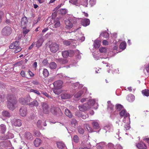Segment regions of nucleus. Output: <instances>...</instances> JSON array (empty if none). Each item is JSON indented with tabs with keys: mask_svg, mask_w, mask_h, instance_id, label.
I'll return each mask as SVG.
<instances>
[{
	"mask_svg": "<svg viewBox=\"0 0 149 149\" xmlns=\"http://www.w3.org/2000/svg\"><path fill=\"white\" fill-rule=\"evenodd\" d=\"M76 42L75 40L73 39H69L67 40H65L63 42V43L64 45L66 46H68L70 45L71 43L73 42V43H75Z\"/></svg>",
	"mask_w": 149,
	"mask_h": 149,
	"instance_id": "aec40b11",
	"label": "nucleus"
},
{
	"mask_svg": "<svg viewBox=\"0 0 149 149\" xmlns=\"http://www.w3.org/2000/svg\"><path fill=\"white\" fill-rule=\"evenodd\" d=\"M100 36H102L106 38H109V35L108 33L104 31L101 33Z\"/></svg>",
	"mask_w": 149,
	"mask_h": 149,
	"instance_id": "bb28decb",
	"label": "nucleus"
},
{
	"mask_svg": "<svg viewBox=\"0 0 149 149\" xmlns=\"http://www.w3.org/2000/svg\"><path fill=\"white\" fill-rule=\"evenodd\" d=\"M2 115L5 117H9L10 116V113L7 111H3L2 112Z\"/></svg>",
	"mask_w": 149,
	"mask_h": 149,
	"instance_id": "c03bdc74",
	"label": "nucleus"
},
{
	"mask_svg": "<svg viewBox=\"0 0 149 149\" xmlns=\"http://www.w3.org/2000/svg\"><path fill=\"white\" fill-rule=\"evenodd\" d=\"M58 61L61 64H65L68 62V60L65 59L59 58Z\"/></svg>",
	"mask_w": 149,
	"mask_h": 149,
	"instance_id": "79ce46f5",
	"label": "nucleus"
},
{
	"mask_svg": "<svg viewBox=\"0 0 149 149\" xmlns=\"http://www.w3.org/2000/svg\"><path fill=\"white\" fill-rule=\"evenodd\" d=\"M43 74L45 77H47L49 76V72L46 69H44L43 71Z\"/></svg>",
	"mask_w": 149,
	"mask_h": 149,
	"instance_id": "a19ab883",
	"label": "nucleus"
},
{
	"mask_svg": "<svg viewBox=\"0 0 149 149\" xmlns=\"http://www.w3.org/2000/svg\"><path fill=\"white\" fill-rule=\"evenodd\" d=\"M22 49L21 48L18 46L15 49V50L14 51V52L15 53H17L19 52H20Z\"/></svg>",
	"mask_w": 149,
	"mask_h": 149,
	"instance_id": "680f3d73",
	"label": "nucleus"
},
{
	"mask_svg": "<svg viewBox=\"0 0 149 149\" xmlns=\"http://www.w3.org/2000/svg\"><path fill=\"white\" fill-rule=\"evenodd\" d=\"M88 0H83L81 2V5L85 7L88 6Z\"/></svg>",
	"mask_w": 149,
	"mask_h": 149,
	"instance_id": "ea45409f",
	"label": "nucleus"
},
{
	"mask_svg": "<svg viewBox=\"0 0 149 149\" xmlns=\"http://www.w3.org/2000/svg\"><path fill=\"white\" fill-rule=\"evenodd\" d=\"M75 54H76V57L77 59H79L81 58V54L79 50H77L75 51Z\"/></svg>",
	"mask_w": 149,
	"mask_h": 149,
	"instance_id": "49530a36",
	"label": "nucleus"
},
{
	"mask_svg": "<svg viewBox=\"0 0 149 149\" xmlns=\"http://www.w3.org/2000/svg\"><path fill=\"white\" fill-rule=\"evenodd\" d=\"M86 88H84L83 90L79 91L74 95V97L76 98H78L84 92V90H86Z\"/></svg>",
	"mask_w": 149,
	"mask_h": 149,
	"instance_id": "cd10ccee",
	"label": "nucleus"
},
{
	"mask_svg": "<svg viewBox=\"0 0 149 149\" xmlns=\"http://www.w3.org/2000/svg\"><path fill=\"white\" fill-rule=\"evenodd\" d=\"M41 140L37 138L34 141V143L35 146L37 147L41 143Z\"/></svg>",
	"mask_w": 149,
	"mask_h": 149,
	"instance_id": "5701e85b",
	"label": "nucleus"
},
{
	"mask_svg": "<svg viewBox=\"0 0 149 149\" xmlns=\"http://www.w3.org/2000/svg\"><path fill=\"white\" fill-rule=\"evenodd\" d=\"M99 51L101 53H105L108 51V49L106 47H102L99 49Z\"/></svg>",
	"mask_w": 149,
	"mask_h": 149,
	"instance_id": "de8ad7c7",
	"label": "nucleus"
},
{
	"mask_svg": "<svg viewBox=\"0 0 149 149\" xmlns=\"http://www.w3.org/2000/svg\"><path fill=\"white\" fill-rule=\"evenodd\" d=\"M59 12L62 15H65L66 13L67 10L65 9H62L59 10Z\"/></svg>",
	"mask_w": 149,
	"mask_h": 149,
	"instance_id": "13d9d810",
	"label": "nucleus"
},
{
	"mask_svg": "<svg viewBox=\"0 0 149 149\" xmlns=\"http://www.w3.org/2000/svg\"><path fill=\"white\" fill-rule=\"evenodd\" d=\"M76 39L77 40L82 42L85 40V37L83 36L81 31H79L77 34H76Z\"/></svg>",
	"mask_w": 149,
	"mask_h": 149,
	"instance_id": "ddd939ff",
	"label": "nucleus"
},
{
	"mask_svg": "<svg viewBox=\"0 0 149 149\" xmlns=\"http://www.w3.org/2000/svg\"><path fill=\"white\" fill-rule=\"evenodd\" d=\"M66 28L71 29L73 26V24L76 22L75 18L72 17H69L65 21Z\"/></svg>",
	"mask_w": 149,
	"mask_h": 149,
	"instance_id": "20e7f679",
	"label": "nucleus"
},
{
	"mask_svg": "<svg viewBox=\"0 0 149 149\" xmlns=\"http://www.w3.org/2000/svg\"><path fill=\"white\" fill-rule=\"evenodd\" d=\"M134 96L132 94H130L128 96L127 100L130 102H132L134 100Z\"/></svg>",
	"mask_w": 149,
	"mask_h": 149,
	"instance_id": "f704fd0d",
	"label": "nucleus"
},
{
	"mask_svg": "<svg viewBox=\"0 0 149 149\" xmlns=\"http://www.w3.org/2000/svg\"><path fill=\"white\" fill-rule=\"evenodd\" d=\"M51 51L53 53L56 52L58 49V45L56 43H53L49 46Z\"/></svg>",
	"mask_w": 149,
	"mask_h": 149,
	"instance_id": "0eeeda50",
	"label": "nucleus"
},
{
	"mask_svg": "<svg viewBox=\"0 0 149 149\" xmlns=\"http://www.w3.org/2000/svg\"><path fill=\"white\" fill-rule=\"evenodd\" d=\"M142 94L144 95L147 96H149V90L148 89H145L142 91Z\"/></svg>",
	"mask_w": 149,
	"mask_h": 149,
	"instance_id": "a18cd8bd",
	"label": "nucleus"
},
{
	"mask_svg": "<svg viewBox=\"0 0 149 149\" xmlns=\"http://www.w3.org/2000/svg\"><path fill=\"white\" fill-rule=\"evenodd\" d=\"M126 46V43L125 41H123L122 42L120 45L119 48L120 49L123 50L125 49Z\"/></svg>",
	"mask_w": 149,
	"mask_h": 149,
	"instance_id": "c9c22d12",
	"label": "nucleus"
},
{
	"mask_svg": "<svg viewBox=\"0 0 149 149\" xmlns=\"http://www.w3.org/2000/svg\"><path fill=\"white\" fill-rule=\"evenodd\" d=\"M19 43L18 41H16L11 44L9 48L11 49H15L17 47L19 46Z\"/></svg>",
	"mask_w": 149,
	"mask_h": 149,
	"instance_id": "dca6fc26",
	"label": "nucleus"
},
{
	"mask_svg": "<svg viewBox=\"0 0 149 149\" xmlns=\"http://www.w3.org/2000/svg\"><path fill=\"white\" fill-rule=\"evenodd\" d=\"M7 135V137L6 138V139H10L13 138L14 137V135L13 134L10 132H8Z\"/></svg>",
	"mask_w": 149,
	"mask_h": 149,
	"instance_id": "3c124183",
	"label": "nucleus"
},
{
	"mask_svg": "<svg viewBox=\"0 0 149 149\" xmlns=\"http://www.w3.org/2000/svg\"><path fill=\"white\" fill-rule=\"evenodd\" d=\"M136 147L137 148L140 149H145L146 147L145 144L143 142L137 144L136 145Z\"/></svg>",
	"mask_w": 149,
	"mask_h": 149,
	"instance_id": "4be33fe9",
	"label": "nucleus"
},
{
	"mask_svg": "<svg viewBox=\"0 0 149 149\" xmlns=\"http://www.w3.org/2000/svg\"><path fill=\"white\" fill-rule=\"evenodd\" d=\"M41 106L43 113L46 114L48 113H49V107L47 104L45 102H42Z\"/></svg>",
	"mask_w": 149,
	"mask_h": 149,
	"instance_id": "6e6552de",
	"label": "nucleus"
},
{
	"mask_svg": "<svg viewBox=\"0 0 149 149\" xmlns=\"http://www.w3.org/2000/svg\"><path fill=\"white\" fill-rule=\"evenodd\" d=\"M54 21V24L53 26L54 28H57L60 26V22L59 21L55 19Z\"/></svg>",
	"mask_w": 149,
	"mask_h": 149,
	"instance_id": "e433bc0d",
	"label": "nucleus"
},
{
	"mask_svg": "<svg viewBox=\"0 0 149 149\" xmlns=\"http://www.w3.org/2000/svg\"><path fill=\"white\" fill-rule=\"evenodd\" d=\"M28 24V19L26 17H23L21 21V25L23 28H25L27 26Z\"/></svg>",
	"mask_w": 149,
	"mask_h": 149,
	"instance_id": "f8f14e48",
	"label": "nucleus"
},
{
	"mask_svg": "<svg viewBox=\"0 0 149 149\" xmlns=\"http://www.w3.org/2000/svg\"><path fill=\"white\" fill-rule=\"evenodd\" d=\"M31 99L30 97L27 96L25 98H21L19 100V101L21 104L23 105L27 104L28 102H29Z\"/></svg>",
	"mask_w": 149,
	"mask_h": 149,
	"instance_id": "423d86ee",
	"label": "nucleus"
},
{
	"mask_svg": "<svg viewBox=\"0 0 149 149\" xmlns=\"http://www.w3.org/2000/svg\"><path fill=\"white\" fill-rule=\"evenodd\" d=\"M108 103V110L109 111H112L113 108V105L111 103L110 101L107 102Z\"/></svg>",
	"mask_w": 149,
	"mask_h": 149,
	"instance_id": "473e14b6",
	"label": "nucleus"
},
{
	"mask_svg": "<svg viewBox=\"0 0 149 149\" xmlns=\"http://www.w3.org/2000/svg\"><path fill=\"white\" fill-rule=\"evenodd\" d=\"M62 54L63 57L64 58H66L68 56L69 52L68 51H65L62 52Z\"/></svg>",
	"mask_w": 149,
	"mask_h": 149,
	"instance_id": "37998d69",
	"label": "nucleus"
},
{
	"mask_svg": "<svg viewBox=\"0 0 149 149\" xmlns=\"http://www.w3.org/2000/svg\"><path fill=\"white\" fill-rule=\"evenodd\" d=\"M12 29L10 26H6L2 30L1 33L3 36H8L12 33Z\"/></svg>",
	"mask_w": 149,
	"mask_h": 149,
	"instance_id": "39448f33",
	"label": "nucleus"
},
{
	"mask_svg": "<svg viewBox=\"0 0 149 149\" xmlns=\"http://www.w3.org/2000/svg\"><path fill=\"white\" fill-rule=\"evenodd\" d=\"M29 105L31 107H37L38 106L39 103L36 100H34L33 102L29 103Z\"/></svg>",
	"mask_w": 149,
	"mask_h": 149,
	"instance_id": "6ab92c4d",
	"label": "nucleus"
},
{
	"mask_svg": "<svg viewBox=\"0 0 149 149\" xmlns=\"http://www.w3.org/2000/svg\"><path fill=\"white\" fill-rule=\"evenodd\" d=\"M79 138L77 135H75L74 136L73 140L75 143H77L79 141Z\"/></svg>",
	"mask_w": 149,
	"mask_h": 149,
	"instance_id": "6e6d98bb",
	"label": "nucleus"
},
{
	"mask_svg": "<svg viewBox=\"0 0 149 149\" xmlns=\"http://www.w3.org/2000/svg\"><path fill=\"white\" fill-rule=\"evenodd\" d=\"M7 105L8 108L10 110H13L15 109V105L17 103V100L16 97L13 95L11 94H8L7 97Z\"/></svg>",
	"mask_w": 149,
	"mask_h": 149,
	"instance_id": "f257e3e1",
	"label": "nucleus"
},
{
	"mask_svg": "<svg viewBox=\"0 0 149 149\" xmlns=\"http://www.w3.org/2000/svg\"><path fill=\"white\" fill-rule=\"evenodd\" d=\"M92 124L94 128L98 129L99 128L98 122L96 120H93Z\"/></svg>",
	"mask_w": 149,
	"mask_h": 149,
	"instance_id": "b1692460",
	"label": "nucleus"
},
{
	"mask_svg": "<svg viewBox=\"0 0 149 149\" xmlns=\"http://www.w3.org/2000/svg\"><path fill=\"white\" fill-rule=\"evenodd\" d=\"M49 68L52 69H55L57 67L56 64L54 62H52L49 64Z\"/></svg>",
	"mask_w": 149,
	"mask_h": 149,
	"instance_id": "58836bf2",
	"label": "nucleus"
},
{
	"mask_svg": "<svg viewBox=\"0 0 149 149\" xmlns=\"http://www.w3.org/2000/svg\"><path fill=\"white\" fill-rule=\"evenodd\" d=\"M30 30L29 29H27L25 28H23V35L25 36L26 34H27L29 31Z\"/></svg>",
	"mask_w": 149,
	"mask_h": 149,
	"instance_id": "4d7b16f0",
	"label": "nucleus"
},
{
	"mask_svg": "<svg viewBox=\"0 0 149 149\" xmlns=\"http://www.w3.org/2000/svg\"><path fill=\"white\" fill-rule=\"evenodd\" d=\"M42 64L44 65H46L48 64V60L47 59L44 60L42 62Z\"/></svg>",
	"mask_w": 149,
	"mask_h": 149,
	"instance_id": "338daca9",
	"label": "nucleus"
},
{
	"mask_svg": "<svg viewBox=\"0 0 149 149\" xmlns=\"http://www.w3.org/2000/svg\"><path fill=\"white\" fill-rule=\"evenodd\" d=\"M105 130H108L109 132H112L113 130V128L112 125L110 124L107 125L104 127Z\"/></svg>",
	"mask_w": 149,
	"mask_h": 149,
	"instance_id": "a878e982",
	"label": "nucleus"
},
{
	"mask_svg": "<svg viewBox=\"0 0 149 149\" xmlns=\"http://www.w3.org/2000/svg\"><path fill=\"white\" fill-rule=\"evenodd\" d=\"M116 110L113 112L111 111V116H112V115L113 114L114 115H116L118 114L117 111H121L124 109L122 105L120 104H117L116 105Z\"/></svg>",
	"mask_w": 149,
	"mask_h": 149,
	"instance_id": "1a4fd4ad",
	"label": "nucleus"
},
{
	"mask_svg": "<svg viewBox=\"0 0 149 149\" xmlns=\"http://www.w3.org/2000/svg\"><path fill=\"white\" fill-rule=\"evenodd\" d=\"M34 135L36 136H40L41 133L40 132L38 131H35L34 132Z\"/></svg>",
	"mask_w": 149,
	"mask_h": 149,
	"instance_id": "0e129e2a",
	"label": "nucleus"
},
{
	"mask_svg": "<svg viewBox=\"0 0 149 149\" xmlns=\"http://www.w3.org/2000/svg\"><path fill=\"white\" fill-rule=\"evenodd\" d=\"M65 115L69 118H71L72 117V115L70 111L67 109L65 110Z\"/></svg>",
	"mask_w": 149,
	"mask_h": 149,
	"instance_id": "c756f323",
	"label": "nucleus"
},
{
	"mask_svg": "<svg viewBox=\"0 0 149 149\" xmlns=\"http://www.w3.org/2000/svg\"><path fill=\"white\" fill-rule=\"evenodd\" d=\"M4 14L3 12L0 10V23L2 22V19L3 17Z\"/></svg>",
	"mask_w": 149,
	"mask_h": 149,
	"instance_id": "69168bd1",
	"label": "nucleus"
},
{
	"mask_svg": "<svg viewBox=\"0 0 149 149\" xmlns=\"http://www.w3.org/2000/svg\"><path fill=\"white\" fill-rule=\"evenodd\" d=\"M61 96L62 99H65L70 98L71 97V95L69 94L65 93L61 94Z\"/></svg>",
	"mask_w": 149,
	"mask_h": 149,
	"instance_id": "412c9836",
	"label": "nucleus"
},
{
	"mask_svg": "<svg viewBox=\"0 0 149 149\" xmlns=\"http://www.w3.org/2000/svg\"><path fill=\"white\" fill-rule=\"evenodd\" d=\"M12 124L17 127H20L22 125L21 120L18 119L14 118L11 121Z\"/></svg>",
	"mask_w": 149,
	"mask_h": 149,
	"instance_id": "9d476101",
	"label": "nucleus"
},
{
	"mask_svg": "<svg viewBox=\"0 0 149 149\" xmlns=\"http://www.w3.org/2000/svg\"><path fill=\"white\" fill-rule=\"evenodd\" d=\"M30 91L31 92H33L38 95H40V92L36 89H31L30 90Z\"/></svg>",
	"mask_w": 149,
	"mask_h": 149,
	"instance_id": "864d4df0",
	"label": "nucleus"
},
{
	"mask_svg": "<svg viewBox=\"0 0 149 149\" xmlns=\"http://www.w3.org/2000/svg\"><path fill=\"white\" fill-rule=\"evenodd\" d=\"M100 41L96 40L94 42L93 46L95 48H98L100 46Z\"/></svg>",
	"mask_w": 149,
	"mask_h": 149,
	"instance_id": "2f4dec72",
	"label": "nucleus"
},
{
	"mask_svg": "<svg viewBox=\"0 0 149 149\" xmlns=\"http://www.w3.org/2000/svg\"><path fill=\"white\" fill-rule=\"evenodd\" d=\"M125 123H126L127 124L125 125V128L126 130H128L130 129V123H128L127 122H124Z\"/></svg>",
	"mask_w": 149,
	"mask_h": 149,
	"instance_id": "e2e57ef3",
	"label": "nucleus"
},
{
	"mask_svg": "<svg viewBox=\"0 0 149 149\" xmlns=\"http://www.w3.org/2000/svg\"><path fill=\"white\" fill-rule=\"evenodd\" d=\"M90 4L92 6H93L96 3L95 0H90L89 1Z\"/></svg>",
	"mask_w": 149,
	"mask_h": 149,
	"instance_id": "774afa93",
	"label": "nucleus"
},
{
	"mask_svg": "<svg viewBox=\"0 0 149 149\" xmlns=\"http://www.w3.org/2000/svg\"><path fill=\"white\" fill-rule=\"evenodd\" d=\"M69 2L75 5L76 6H80V4L78 3V0H69Z\"/></svg>",
	"mask_w": 149,
	"mask_h": 149,
	"instance_id": "4c0bfd02",
	"label": "nucleus"
},
{
	"mask_svg": "<svg viewBox=\"0 0 149 149\" xmlns=\"http://www.w3.org/2000/svg\"><path fill=\"white\" fill-rule=\"evenodd\" d=\"M90 22V20L88 19L85 18L82 20L81 23L82 25L86 26L89 25Z\"/></svg>",
	"mask_w": 149,
	"mask_h": 149,
	"instance_id": "a211bd4d",
	"label": "nucleus"
},
{
	"mask_svg": "<svg viewBox=\"0 0 149 149\" xmlns=\"http://www.w3.org/2000/svg\"><path fill=\"white\" fill-rule=\"evenodd\" d=\"M24 137L26 139H31L33 138V136L29 132L25 133Z\"/></svg>",
	"mask_w": 149,
	"mask_h": 149,
	"instance_id": "7c9ffc66",
	"label": "nucleus"
},
{
	"mask_svg": "<svg viewBox=\"0 0 149 149\" xmlns=\"http://www.w3.org/2000/svg\"><path fill=\"white\" fill-rule=\"evenodd\" d=\"M57 147L59 149H63L66 148L65 144L61 141H58L56 142Z\"/></svg>",
	"mask_w": 149,
	"mask_h": 149,
	"instance_id": "f3484780",
	"label": "nucleus"
},
{
	"mask_svg": "<svg viewBox=\"0 0 149 149\" xmlns=\"http://www.w3.org/2000/svg\"><path fill=\"white\" fill-rule=\"evenodd\" d=\"M5 95L3 93H2L0 95V102H3L4 100Z\"/></svg>",
	"mask_w": 149,
	"mask_h": 149,
	"instance_id": "603ef678",
	"label": "nucleus"
},
{
	"mask_svg": "<svg viewBox=\"0 0 149 149\" xmlns=\"http://www.w3.org/2000/svg\"><path fill=\"white\" fill-rule=\"evenodd\" d=\"M106 144L105 142H102L100 143L99 144H97V149H102L104 147V145H105Z\"/></svg>",
	"mask_w": 149,
	"mask_h": 149,
	"instance_id": "72a5a7b5",
	"label": "nucleus"
},
{
	"mask_svg": "<svg viewBox=\"0 0 149 149\" xmlns=\"http://www.w3.org/2000/svg\"><path fill=\"white\" fill-rule=\"evenodd\" d=\"M61 88H54L53 91L54 93L56 94H59L61 92Z\"/></svg>",
	"mask_w": 149,
	"mask_h": 149,
	"instance_id": "09e8293b",
	"label": "nucleus"
},
{
	"mask_svg": "<svg viewBox=\"0 0 149 149\" xmlns=\"http://www.w3.org/2000/svg\"><path fill=\"white\" fill-rule=\"evenodd\" d=\"M63 82L61 80L56 81L53 83L54 88H61L62 87Z\"/></svg>",
	"mask_w": 149,
	"mask_h": 149,
	"instance_id": "2eb2a0df",
	"label": "nucleus"
},
{
	"mask_svg": "<svg viewBox=\"0 0 149 149\" xmlns=\"http://www.w3.org/2000/svg\"><path fill=\"white\" fill-rule=\"evenodd\" d=\"M95 103L94 100H89L88 102L87 105L86 104L79 105V108L80 111H84L91 108Z\"/></svg>",
	"mask_w": 149,
	"mask_h": 149,
	"instance_id": "f03ea898",
	"label": "nucleus"
},
{
	"mask_svg": "<svg viewBox=\"0 0 149 149\" xmlns=\"http://www.w3.org/2000/svg\"><path fill=\"white\" fill-rule=\"evenodd\" d=\"M7 16H10V15L9 14H8L7 15H6V23L8 24H12V22L9 19L7 18Z\"/></svg>",
	"mask_w": 149,
	"mask_h": 149,
	"instance_id": "bf43d9fd",
	"label": "nucleus"
},
{
	"mask_svg": "<svg viewBox=\"0 0 149 149\" xmlns=\"http://www.w3.org/2000/svg\"><path fill=\"white\" fill-rule=\"evenodd\" d=\"M43 40L42 39L40 38L36 42V47L37 48H39L42 45L43 43Z\"/></svg>",
	"mask_w": 149,
	"mask_h": 149,
	"instance_id": "c85d7f7f",
	"label": "nucleus"
},
{
	"mask_svg": "<svg viewBox=\"0 0 149 149\" xmlns=\"http://www.w3.org/2000/svg\"><path fill=\"white\" fill-rule=\"evenodd\" d=\"M119 114L121 117L124 116L123 120V122H127L128 123H130V114L128 113L127 112L125 109H123L122 110L119 112Z\"/></svg>",
	"mask_w": 149,
	"mask_h": 149,
	"instance_id": "7ed1b4c3",
	"label": "nucleus"
},
{
	"mask_svg": "<svg viewBox=\"0 0 149 149\" xmlns=\"http://www.w3.org/2000/svg\"><path fill=\"white\" fill-rule=\"evenodd\" d=\"M78 132L81 134H83L84 132V130L81 127L79 126L78 127Z\"/></svg>",
	"mask_w": 149,
	"mask_h": 149,
	"instance_id": "5fc2aeb1",
	"label": "nucleus"
},
{
	"mask_svg": "<svg viewBox=\"0 0 149 149\" xmlns=\"http://www.w3.org/2000/svg\"><path fill=\"white\" fill-rule=\"evenodd\" d=\"M84 127L86 128L87 130L89 132H92V130L89 125L87 124H85L84 125Z\"/></svg>",
	"mask_w": 149,
	"mask_h": 149,
	"instance_id": "8fccbe9b",
	"label": "nucleus"
},
{
	"mask_svg": "<svg viewBox=\"0 0 149 149\" xmlns=\"http://www.w3.org/2000/svg\"><path fill=\"white\" fill-rule=\"evenodd\" d=\"M27 113V110L26 108L25 107H22L19 110L20 115L22 117L26 116Z\"/></svg>",
	"mask_w": 149,
	"mask_h": 149,
	"instance_id": "9b49d317",
	"label": "nucleus"
},
{
	"mask_svg": "<svg viewBox=\"0 0 149 149\" xmlns=\"http://www.w3.org/2000/svg\"><path fill=\"white\" fill-rule=\"evenodd\" d=\"M71 124L72 127L71 129L72 130H74L75 129V126L77 125L78 123L76 120L74 118H72L70 120Z\"/></svg>",
	"mask_w": 149,
	"mask_h": 149,
	"instance_id": "4468645a",
	"label": "nucleus"
},
{
	"mask_svg": "<svg viewBox=\"0 0 149 149\" xmlns=\"http://www.w3.org/2000/svg\"><path fill=\"white\" fill-rule=\"evenodd\" d=\"M6 127L5 125L2 124L0 126V132L4 134L6 132Z\"/></svg>",
	"mask_w": 149,
	"mask_h": 149,
	"instance_id": "393cba45",
	"label": "nucleus"
},
{
	"mask_svg": "<svg viewBox=\"0 0 149 149\" xmlns=\"http://www.w3.org/2000/svg\"><path fill=\"white\" fill-rule=\"evenodd\" d=\"M42 122L40 120H38L37 122V127L41 129L42 127Z\"/></svg>",
	"mask_w": 149,
	"mask_h": 149,
	"instance_id": "052dcab7",
	"label": "nucleus"
}]
</instances>
